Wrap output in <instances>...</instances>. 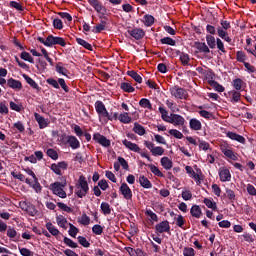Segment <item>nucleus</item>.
<instances>
[{
    "instance_id": "obj_1",
    "label": "nucleus",
    "mask_w": 256,
    "mask_h": 256,
    "mask_svg": "<svg viewBox=\"0 0 256 256\" xmlns=\"http://www.w3.org/2000/svg\"><path fill=\"white\" fill-rule=\"evenodd\" d=\"M67 187V180L63 179L61 182H54L50 184V191L53 193V195H56V197H59L60 199H67V191H65V188Z\"/></svg>"
},
{
    "instance_id": "obj_2",
    "label": "nucleus",
    "mask_w": 256,
    "mask_h": 256,
    "mask_svg": "<svg viewBox=\"0 0 256 256\" xmlns=\"http://www.w3.org/2000/svg\"><path fill=\"white\" fill-rule=\"evenodd\" d=\"M87 193H89V183H87V178H85V176L80 175L76 183L75 194L79 199H83Z\"/></svg>"
},
{
    "instance_id": "obj_3",
    "label": "nucleus",
    "mask_w": 256,
    "mask_h": 256,
    "mask_svg": "<svg viewBox=\"0 0 256 256\" xmlns=\"http://www.w3.org/2000/svg\"><path fill=\"white\" fill-rule=\"evenodd\" d=\"M220 25L221 26L217 27L218 37L226 41V43H231V37H229V33L227 32L229 29H231V23H229L227 20H222Z\"/></svg>"
},
{
    "instance_id": "obj_4",
    "label": "nucleus",
    "mask_w": 256,
    "mask_h": 256,
    "mask_svg": "<svg viewBox=\"0 0 256 256\" xmlns=\"http://www.w3.org/2000/svg\"><path fill=\"white\" fill-rule=\"evenodd\" d=\"M185 171L191 179L196 181V183H201V181H203V172L197 166H195V170H193V167L191 166H186Z\"/></svg>"
},
{
    "instance_id": "obj_5",
    "label": "nucleus",
    "mask_w": 256,
    "mask_h": 256,
    "mask_svg": "<svg viewBox=\"0 0 256 256\" xmlns=\"http://www.w3.org/2000/svg\"><path fill=\"white\" fill-rule=\"evenodd\" d=\"M220 150L227 157V159H230L231 161H238L239 157L237 156V153L233 152V148L229 146L227 143H222L220 145Z\"/></svg>"
},
{
    "instance_id": "obj_6",
    "label": "nucleus",
    "mask_w": 256,
    "mask_h": 256,
    "mask_svg": "<svg viewBox=\"0 0 256 256\" xmlns=\"http://www.w3.org/2000/svg\"><path fill=\"white\" fill-rule=\"evenodd\" d=\"M54 45H60L61 47H65V45H67V42H65V39L61 37L49 35L47 37L46 47H53Z\"/></svg>"
},
{
    "instance_id": "obj_7",
    "label": "nucleus",
    "mask_w": 256,
    "mask_h": 256,
    "mask_svg": "<svg viewBox=\"0 0 256 256\" xmlns=\"http://www.w3.org/2000/svg\"><path fill=\"white\" fill-rule=\"evenodd\" d=\"M170 93L175 99H187V91L179 86L171 87Z\"/></svg>"
},
{
    "instance_id": "obj_8",
    "label": "nucleus",
    "mask_w": 256,
    "mask_h": 256,
    "mask_svg": "<svg viewBox=\"0 0 256 256\" xmlns=\"http://www.w3.org/2000/svg\"><path fill=\"white\" fill-rule=\"evenodd\" d=\"M219 179L222 183L231 181V171L227 167H220L218 170Z\"/></svg>"
},
{
    "instance_id": "obj_9",
    "label": "nucleus",
    "mask_w": 256,
    "mask_h": 256,
    "mask_svg": "<svg viewBox=\"0 0 256 256\" xmlns=\"http://www.w3.org/2000/svg\"><path fill=\"white\" fill-rule=\"evenodd\" d=\"M93 139L96 143H99V145H101L102 147H111V140L107 139V137L99 133H95L93 135Z\"/></svg>"
},
{
    "instance_id": "obj_10",
    "label": "nucleus",
    "mask_w": 256,
    "mask_h": 256,
    "mask_svg": "<svg viewBox=\"0 0 256 256\" xmlns=\"http://www.w3.org/2000/svg\"><path fill=\"white\" fill-rule=\"evenodd\" d=\"M119 191L121 195L124 197V199H133V191H131V188H129V185H127V183H122L119 188Z\"/></svg>"
},
{
    "instance_id": "obj_11",
    "label": "nucleus",
    "mask_w": 256,
    "mask_h": 256,
    "mask_svg": "<svg viewBox=\"0 0 256 256\" xmlns=\"http://www.w3.org/2000/svg\"><path fill=\"white\" fill-rule=\"evenodd\" d=\"M170 123L175 127H183L185 125V118L179 114L171 113Z\"/></svg>"
},
{
    "instance_id": "obj_12",
    "label": "nucleus",
    "mask_w": 256,
    "mask_h": 256,
    "mask_svg": "<svg viewBox=\"0 0 256 256\" xmlns=\"http://www.w3.org/2000/svg\"><path fill=\"white\" fill-rule=\"evenodd\" d=\"M122 144L126 149H129V151H133L134 153H141V148L136 143H133L127 139H124L122 141Z\"/></svg>"
},
{
    "instance_id": "obj_13",
    "label": "nucleus",
    "mask_w": 256,
    "mask_h": 256,
    "mask_svg": "<svg viewBox=\"0 0 256 256\" xmlns=\"http://www.w3.org/2000/svg\"><path fill=\"white\" fill-rule=\"evenodd\" d=\"M95 109L101 117H109V112H107V108H105V104H103V102L97 101L95 103Z\"/></svg>"
},
{
    "instance_id": "obj_14",
    "label": "nucleus",
    "mask_w": 256,
    "mask_h": 256,
    "mask_svg": "<svg viewBox=\"0 0 256 256\" xmlns=\"http://www.w3.org/2000/svg\"><path fill=\"white\" fill-rule=\"evenodd\" d=\"M128 33L131 37L137 40L143 39V37H145V31H143V29L141 28H134V29L128 30Z\"/></svg>"
},
{
    "instance_id": "obj_15",
    "label": "nucleus",
    "mask_w": 256,
    "mask_h": 256,
    "mask_svg": "<svg viewBox=\"0 0 256 256\" xmlns=\"http://www.w3.org/2000/svg\"><path fill=\"white\" fill-rule=\"evenodd\" d=\"M26 184L29 185V187H32L35 193H41V191H43V187L41 186L37 178L36 180H32V181L29 179H26Z\"/></svg>"
},
{
    "instance_id": "obj_16",
    "label": "nucleus",
    "mask_w": 256,
    "mask_h": 256,
    "mask_svg": "<svg viewBox=\"0 0 256 256\" xmlns=\"http://www.w3.org/2000/svg\"><path fill=\"white\" fill-rule=\"evenodd\" d=\"M226 137H228L232 141H237L238 143H241L242 145H245V141H246L245 137H243L242 135H239L235 132H227Z\"/></svg>"
},
{
    "instance_id": "obj_17",
    "label": "nucleus",
    "mask_w": 256,
    "mask_h": 256,
    "mask_svg": "<svg viewBox=\"0 0 256 256\" xmlns=\"http://www.w3.org/2000/svg\"><path fill=\"white\" fill-rule=\"evenodd\" d=\"M7 85L10 87V89L21 91L23 89V84H21V81L15 80L13 78H9L7 80Z\"/></svg>"
},
{
    "instance_id": "obj_18",
    "label": "nucleus",
    "mask_w": 256,
    "mask_h": 256,
    "mask_svg": "<svg viewBox=\"0 0 256 256\" xmlns=\"http://www.w3.org/2000/svg\"><path fill=\"white\" fill-rule=\"evenodd\" d=\"M67 145H69L71 149H79V147H81V142H79V139H77V137L70 135L68 136Z\"/></svg>"
},
{
    "instance_id": "obj_19",
    "label": "nucleus",
    "mask_w": 256,
    "mask_h": 256,
    "mask_svg": "<svg viewBox=\"0 0 256 256\" xmlns=\"http://www.w3.org/2000/svg\"><path fill=\"white\" fill-rule=\"evenodd\" d=\"M189 125L192 131H201L203 127V125L201 124V121H199L197 118L190 119Z\"/></svg>"
},
{
    "instance_id": "obj_20",
    "label": "nucleus",
    "mask_w": 256,
    "mask_h": 256,
    "mask_svg": "<svg viewBox=\"0 0 256 256\" xmlns=\"http://www.w3.org/2000/svg\"><path fill=\"white\" fill-rule=\"evenodd\" d=\"M118 121H120V123H124V125H129V123H131L133 119L131 118V116H129L127 112H122L118 116Z\"/></svg>"
},
{
    "instance_id": "obj_21",
    "label": "nucleus",
    "mask_w": 256,
    "mask_h": 256,
    "mask_svg": "<svg viewBox=\"0 0 256 256\" xmlns=\"http://www.w3.org/2000/svg\"><path fill=\"white\" fill-rule=\"evenodd\" d=\"M88 3L97 11V13H103L105 11V7L101 5V2L99 0H87Z\"/></svg>"
},
{
    "instance_id": "obj_22",
    "label": "nucleus",
    "mask_w": 256,
    "mask_h": 256,
    "mask_svg": "<svg viewBox=\"0 0 256 256\" xmlns=\"http://www.w3.org/2000/svg\"><path fill=\"white\" fill-rule=\"evenodd\" d=\"M160 163H161L162 167L164 169H166V171L173 169V161H171V159H169V157H162L160 160Z\"/></svg>"
},
{
    "instance_id": "obj_23",
    "label": "nucleus",
    "mask_w": 256,
    "mask_h": 256,
    "mask_svg": "<svg viewBox=\"0 0 256 256\" xmlns=\"http://www.w3.org/2000/svg\"><path fill=\"white\" fill-rule=\"evenodd\" d=\"M34 117L40 129H45V127L49 125V123H47V120H45L43 116H41L39 113H34Z\"/></svg>"
},
{
    "instance_id": "obj_24",
    "label": "nucleus",
    "mask_w": 256,
    "mask_h": 256,
    "mask_svg": "<svg viewBox=\"0 0 256 256\" xmlns=\"http://www.w3.org/2000/svg\"><path fill=\"white\" fill-rule=\"evenodd\" d=\"M139 183H140L141 187H143L144 189H151V187H153V184L151 183L149 178H147L143 175H141L139 177Z\"/></svg>"
},
{
    "instance_id": "obj_25",
    "label": "nucleus",
    "mask_w": 256,
    "mask_h": 256,
    "mask_svg": "<svg viewBox=\"0 0 256 256\" xmlns=\"http://www.w3.org/2000/svg\"><path fill=\"white\" fill-rule=\"evenodd\" d=\"M194 47L199 53H209V47L203 42H195Z\"/></svg>"
},
{
    "instance_id": "obj_26",
    "label": "nucleus",
    "mask_w": 256,
    "mask_h": 256,
    "mask_svg": "<svg viewBox=\"0 0 256 256\" xmlns=\"http://www.w3.org/2000/svg\"><path fill=\"white\" fill-rule=\"evenodd\" d=\"M190 213L192 217H195L196 219H199L201 215H203V212L201 211V207H199V205H193L190 209Z\"/></svg>"
},
{
    "instance_id": "obj_27",
    "label": "nucleus",
    "mask_w": 256,
    "mask_h": 256,
    "mask_svg": "<svg viewBox=\"0 0 256 256\" xmlns=\"http://www.w3.org/2000/svg\"><path fill=\"white\" fill-rule=\"evenodd\" d=\"M139 105L143 109H149L150 111L153 110V105L151 104V101L149 99H147V98H142L139 101Z\"/></svg>"
},
{
    "instance_id": "obj_28",
    "label": "nucleus",
    "mask_w": 256,
    "mask_h": 256,
    "mask_svg": "<svg viewBox=\"0 0 256 256\" xmlns=\"http://www.w3.org/2000/svg\"><path fill=\"white\" fill-rule=\"evenodd\" d=\"M120 88L126 93H133L135 91V88L129 82H122Z\"/></svg>"
},
{
    "instance_id": "obj_29",
    "label": "nucleus",
    "mask_w": 256,
    "mask_h": 256,
    "mask_svg": "<svg viewBox=\"0 0 256 256\" xmlns=\"http://www.w3.org/2000/svg\"><path fill=\"white\" fill-rule=\"evenodd\" d=\"M155 230L157 233H169L171 235V226L169 225H156Z\"/></svg>"
},
{
    "instance_id": "obj_30",
    "label": "nucleus",
    "mask_w": 256,
    "mask_h": 256,
    "mask_svg": "<svg viewBox=\"0 0 256 256\" xmlns=\"http://www.w3.org/2000/svg\"><path fill=\"white\" fill-rule=\"evenodd\" d=\"M203 77L206 79L209 85L215 81V74L211 70H206L203 74Z\"/></svg>"
},
{
    "instance_id": "obj_31",
    "label": "nucleus",
    "mask_w": 256,
    "mask_h": 256,
    "mask_svg": "<svg viewBox=\"0 0 256 256\" xmlns=\"http://www.w3.org/2000/svg\"><path fill=\"white\" fill-rule=\"evenodd\" d=\"M56 72H58L59 75H63L64 77H67V73H69L67 68H65L61 62L56 64Z\"/></svg>"
},
{
    "instance_id": "obj_32",
    "label": "nucleus",
    "mask_w": 256,
    "mask_h": 256,
    "mask_svg": "<svg viewBox=\"0 0 256 256\" xmlns=\"http://www.w3.org/2000/svg\"><path fill=\"white\" fill-rule=\"evenodd\" d=\"M148 167H149L151 173H153V175H156V177H165L163 175V172H161V170H159V167H157L153 164H148Z\"/></svg>"
},
{
    "instance_id": "obj_33",
    "label": "nucleus",
    "mask_w": 256,
    "mask_h": 256,
    "mask_svg": "<svg viewBox=\"0 0 256 256\" xmlns=\"http://www.w3.org/2000/svg\"><path fill=\"white\" fill-rule=\"evenodd\" d=\"M203 203L206 205V207H208V209H212L213 211L217 209V203L211 198H205Z\"/></svg>"
},
{
    "instance_id": "obj_34",
    "label": "nucleus",
    "mask_w": 256,
    "mask_h": 256,
    "mask_svg": "<svg viewBox=\"0 0 256 256\" xmlns=\"http://www.w3.org/2000/svg\"><path fill=\"white\" fill-rule=\"evenodd\" d=\"M129 77H131L132 79H134V81H136V83H143V78L141 77V75H139V73L130 70L127 72Z\"/></svg>"
},
{
    "instance_id": "obj_35",
    "label": "nucleus",
    "mask_w": 256,
    "mask_h": 256,
    "mask_svg": "<svg viewBox=\"0 0 256 256\" xmlns=\"http://www.w3.org/2000/svg\"><path fill=\"white\" fill-rule=\"evenodd\" d=\"M151 154L154 157H161L162 155H165V149L161 146H155Z\"/></svg>"
},
{
    "instance_id": "obj_36",
    "label": "nucleus",
    "mask_w": 256,
    "mask_h": 256,
    "mask_svg": "<svg viewBox=\"0 0 256 256\" xmlns=\"http://www.w3.org/2000/svg\"><path fill=\"white\" fill-rule=\"evenodd\" d=\"M134 133H136L137 135L143 136L145 135L146 131H145V127H143L141 124L139 123H135L134 124V128H133Z\"/></svg>"
},
{
    "instance_id": "obj_37",
    "label": "nucleus",
    "mask_w": 256,
    "mask_h": 256,
    "mask_svg": "<svg viewBox=\"0 0 256 256\" xmlns=\"http://www.w3.org/2000/svg\"><path fill=\"white\" fill-rule=\"evenodd\" d=\"M9 105H10V109H12V111H16L17 113H21V111L23 110V104L19 102L16 103V102L10 101Z\"/></svg>"
},
{
    "instance_id": "obj_38",
    "label": "nucleus",
    "mask_w": 256,
    "mask_h": 256,
    "mask_svg": "<svg viewBox=\"0 0 256 256\" xmlns=\"http://www.w3.org/2000/svg\"><path fill=\"white\" fill-rule=\"evenodd\" d=\"M77 239L79 245L85 247V249H89V247H91V243L87 240V238H85V236H78Z\"/></svg>"
},
{
    "instance_id": "obj_39",
    "label": "nucleus",
    "mask_w": 256,
    "mask_h": 256,
    "mask_svg": "<svg viewBox=\"0 0 256 256\" xmlns=\"http://www.w3.org/2000/svg\"><path fill=\"white\" fill-rule=\"evenodd\" d=\"M100 209L104 215H111V206L107 202H102Z\"/></svg>"
},
{
    "instance_id": "obj_40",
    "label": "nucleus",
    "mask_w": 256,
    "mask_h": 256,
    "mask_svg": "<svg viewBox=\"0 0 256 256\" xmlns=\"http://www.w3.org/2000/svg\"><path fill=\"white\" fill-rule=\"evenodd\" d=\"M23 77H24L25 81L28 83V85H30V87H32V89H39V85L37 84V82H35V80H33L28 75H23Z\"/></svg>"
},
{
    "instance_id": "obj_41",
    "label": "nucleus",
    "mask_w": 256,
    "mask_h": 256,
    "mask_svg": "<svg viewBox=\"0 0 256 256\" xmlns=\"http://www.w3.org/2000/svg\"><path fill=\"white\" fill-rule=\"evenodd\" d=\"M143 22H144V25L146 27H151V25H153V23H155V18L153 16L149 15V14H146L144 16V21Z\"/></svg>"
},
{
    "instance_id": "obj_42",
    "label": "nucleus",
    "mask_w": 256,
    "mask_h": 256,
    "mask_svg": "<svg viewBox=\"0 0 256 256\" xmlns=\"http://www.w3.org/2000/svg\"><path fill=\"white\" fill-rule=\"evenodd\" d=\"M206 42H207V45L210 47V49H215V47L217 45L216 44L217 41L215 40V38L212 35L206 36Z\"/></svg>"
},
{
    "instance_id": "obj_43",
    "label": "nucleus",
    "mask_w": 256,
    "mask_h": 256,
    "mask_svg": "<svg viewBox=\"0 0 256 256\" xmlns=\"http://www.w3.org/2000/svg\"><path fill=\"white\" fill-rule=\"evenodd\" d=\"M210 86L215 89L218 93H223V91H225V87H223V85L219 84V82L217 81H213L210 83Z\"/></svg>"
},
{
    "instance_id": "obj_44",
    "label": "nucleus",
    "mask_w": 256,
    "mask_h": 256,
    "mask_svg": "<svg viewBox=\"0 0 256 256\" xmlns=\"http://www.w3.org/2000/svg\"><path fill=\"white\" fill-rule=\"evenodd\" d=\"M166 105H167L168 109H170V111H172V113H179V108L177 107V104L174 103L173 101L167 100Z\"/></svg>"
},
{
    "instance_id": "obj_45",
    "label": "nucleus",
    "mask_w": 256,
    "mask_h": 256,
    "mask_svg": "<svg viewBox=\"0 0 256 256\" xmlns=\"http://www.w3.org/2000/svg\"><path fill=\"white\" fill-rule=\"evenodd\" d=\"M57 207L61 209V211H64V213H73V208L67 206V204L58 202Z\"/></svg>"
},
{
    "instance_id": "obj_46",
    "label": "nucleus",
    "mask_w": 256,
    "mask_h": 256,
    "mask_svg": "<svg viewBox=\"0 0 256 256\" xmlns=\"http://www.w3.org/2000/svg\"><path fill=\"white\" fill-rule=\"evenodd\" d=\"M76 42L78 43V45L84 47V49H88V51H91V49L93 48L91 44H89V42L85 41L84 39L77 38Z\"/></svg>"
},
{
    "instance_id": "obj_47",
    "label": "nucleus",
    "mask_w": 256,
    "mask_h": 256,
    "mask_svg": "<svg viewBox=\"0 0 256 256\" xmlns=\"http://www.w3.org/2000/svg\"><path fill=\"white\" fill-rule=\"evenodd\" d=\"M230 93L232 95V99H231L232 103H239V101H241V92L233 90Z\"/></svg>"
},
{
    "instance_id": "obj_48",
    "label": "nucleus",
    "mask_w": 256,
    "mask_h": 256,
    "mask_svg": "<svg viewBox=\"0 0 256 256\" xmlns=\"http://www.w3.org/2000/svg\"><path fill=\"white\" fill-rule=\"evenodd\" d=\"M69 136L70 135H67L65 133L59 134L58 135V143H60V145H67L68 140H69Z\"/></svg>"
},
{
    "instance_id": "obj_49",
    "label": "nucleus",
    "mask_w": 256,
    "mask_h": 256,
    "mask_svg": "<svg viewBox=\"0 0 256 256\" xmlns=\"http://www.w3.org/2000/svg\"><path fill=\"white\" fill-rule=\"evenodd\" d=\"M146 215L149 221H151V223H157L158 221L157 214H155L152 210H146Z\"/></svg>"
},
{
    "instance_id": "obj_50",
    "label": "nucleus",
    "mask_w": 256,
    "mask_h": 256,
    "mask_svg": "<svg viewBox=\"0 0 256 256\" xmlns=\"http://www.w3.org/2000/svg\"><path fill=\"white\" fill-rule=\"evenodd\" d=\"M169 135H171L172 137H175V139H183V133H181V131L177 130V129H170L168 131Z\"/></svg>"
},
{
    "instance_id": "obj_51",
    "label": "nucleus",
    "mask_w": 256,
    "mask_h": 256,
    "mask_svg": "<svg viewBox=\"0 0 256 256\" xmlns=\"http://www.w3.org/2000/svg\"><path fill=\"white\" fill-rule=\"evenodd\" d=\"M20 57L21 59H23V61H28V63H35V61L33 60V56H31L29 52H22Z\"/></svg>"
},
{
    "instance_id": "obj_52",
    "label": "nucleus",
    "mask_w": 256,
    "mask_h": 256,
    "mask_svg": "<svg viewBox=\"0 0 256 256\" xmlns=\"http://www.w3.org/2000/svg\"><path fill=\"white\" fill-rule=\"evenodd\" d=\"M64 243L68 247H71V249H77V247H79V245L76 242H74L73 240H71L68 237H64Z\"/></svg>"
},
{
    "instance_id": "obj_53",
    "label": "nucleus",
    "mask_w": 256,
    "mask_h": 256,
    "mask_svg": "<svg viewBox=\"0 0 256 256\" xmlns=\"http://www.w3.org/2000/svg\"><path fill=\"white\" fill-rule=\"evenodd\" d=\"M160 41L162 45H170L171 47H175L176 42L171 37H164Z\"/></svg>"
},
{
    "instance_id": "obj_54",
    "label": "nucleus",
    "mask_w": 256,
    "mask_h": 256,
    "mask_svg": "<svg viewBox=\"0 0 256 256\" xmlns=\"http://www.w3.org/2000/svg\"><path fill=\"white\" fill-rule=\"evenodd\" d=\"M242 237H243L244 241H246V243H255V235H253V234L245 232L242 235Z\"/></svg>"
},
{
    "instance_id": "obj_55",
    "label": "nucleus",
    "mask_w": 256,
    "mask_h": 256,
    "mask_svg": "<svg viewBox=\"0 0 256 256\" xmlns=\"http://www.w3.org/2000/svg\"><path fill=\"white\" fill-rule=\"evenodd\" d=\"M12 177H14V179H18V181H27L28 178H25V175L21 174L20 172H16V171H12L11 172Z\"/></svg>"
},
{
    "instance_id": "obj_56",
    "label": "nucleus",
    "mask_w": 256,
    "mask_h": 256,
    "mask_svg": "<svg viewBox=\"0 0 256 256\" xmlns=\"http://www.w3.org/2000/svg\"><path fill=\"white\" fill-rule=\"evenodd\" d=\"M58 15H59V17H61V19H64L65 21H68L69 23H71L73 21V17L71 16V14H69L67 12H59Z\"/></svg>"
},
{
    "instance_id": "obj_57",
    "label": "nucleus",
    "mask_w": 256,
    "mask_h": 256,
    "mask_svg": "<svg viewBox=\"0 0 256 256\" xmlns=\"http://www.w3.org/2000/svg\"><path fill=\"white\" fill-rule=\"evenodd\" d=\"M105 27H106V23L101 22L100 24L96 25L92 31L93 33H101V31H105Z\"/></svg>"
},
{
    "instance_id": "obj_58",
    "label": "nucleus",
    "mask_w": 256,
    "mask_h": 256,
    "mask_svg": "<svg viewBox=\"0 0 256 256\" xmlns=\"http://www.w3.org/2000/svg\"><path fill=\"white\" fill-rule=\"evenodd\" d=\"M70 237H77V233H79V228L75 227V225H70L69 231H68Z\"/></svg>"
},
{
    "instance_id": "obj_59",
    "label": "nucleus",
    "mask_w": 256,
    "mask_h": 256,
    "mask_svg": "<svg viewBox=\"0 0 256 256\" xmlns=\"http://www.w3.org/2000/svg\"><path fill=\"white\" fill-rule=\"evenodd\" d=\"M192 198H193V194L191 193V191L189 190L182 191V199H184V201H191Z\"/></svg>"
},
{
    "instance_id": "obj_60",
    "label": "nucleus",
    "mask_w": 256,
    "mask_h": 256,
    "mask_svg": "<svg viewBox=\"0 0 256 256\" xmlns=\"http://www.w3.org/2000/svg\"><path fill=\"white\" fill-rule=\"evenodd\" d=\"M53 27L54 29H58V30L63 29V21H61V19L59 18H55L53 20Z\"/></svg>"
},
{
    "instance_id": "obj_61",
    "label": "nucleus",
    "mask_w": 256,
    "mask_h": 256,
    "mask_svg": "<svg viewBox=\"0 0 256 256\" xmlns=\"http://www.w3.org/2000/svg\"><path fill=\"white\" fill-rule=\"evenodd\" d=\"M183 255L184 256H195V249L192 247H185L183 249Z\"/></svg>"
},
{
    "instance_id": "obj_62",
    "label": "nucleus",
    "mask_w": 256,
    "mask_h": 256,
    "mask_svg": "<svg viewBox=\"0 0 256 256\" xmlns=\"http://www.w3.org/2000/svg\"><path fill=\"white\" fill-rule=\"evenodd\" d=\"M26 213H28V215H31V217H35L37 209H35V206L30 203V205H28V208L26 209Z\"/></svg>"
},
{
    "instance_id": "obj_63",
    "label": "nucleus",
    "mask_w": 256,
    "mask_h": 256,
    "mask_svg": "<svg viewBox=\"0 0 256 256\" xmlns=\"http://www.w3.org/2000/svg\"><path fill=\"white\" fill-rule=\"evenodd\" d=\"M92 231L95 235H101L103 233V226L101 225H94L92 227Z\"/></svg>"
},
{
    "instance_id": "obj_64",
    "label": "nucleus",
    "mask_w": 256,
    "mask_h": 256,
    "mask_svg": "<svg viewBox=\"0 0 256 256\" xmlns=\"http://www.w3.org/2000/svg\"><path fill=\"white\" fill-rule=\"evenodd\" d=\"M20 255L22 256H33V252L29 250L28 248H21L19 247Z\"/></svg>"
}]
</instances>
